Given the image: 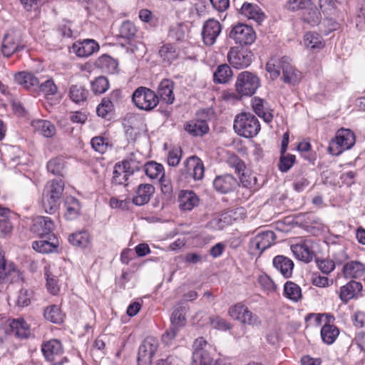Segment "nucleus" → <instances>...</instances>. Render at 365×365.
I'll use <instances>...</instances> for the list:
<instances>
[{
  "label": "nucleus",
  "instance_id": "nucleus-1",
  "mask_svg": "<svg viewBox=\"0 0 365 365\" xmlns=\"http://www.w3.org/2000/svg\"><path fill=\"white\" fill-rule=\"evenodd\" d=\"M233 128L238 135L250 138L259 133L261 126L255 115L249 112H242L235 116Z\"/></svg>",
  "mask_w": 365,
  "mask_h": 365
},
{
  "label": "nucleus",
  "instance_id": "nucleus-2",
  "mask_svg": "<svg viewBox=\"0 0 365 365\" xmlns=\"http://www.w3.org/2000/svg\"><path fill=\"white\" fill-rule=\"evenodd\" d=\"M63 188L64 183L61 179L47 182L42 198L43 207L46 212L53 213L57 209Z\"/></svg>",
  "mask_w": 365,
  "mask_h": 365
},
{
  "label": "nucleus",
  "instance_id": "nucleus-3",
  "mask_svg": "<svg viewBox=\"0 0 365 365\" xmlns=\"http://www.w3.org/2000/svg\"><path fill=\"white\" fill-rule=\"evenodd\" d=\"M355 141L354 133L351 130L341 128L336 132L335 138L330 142L329 151L332 155H339L343 151L351 148Z\"/></svg>",
  "mask_w": 365,
  "mask_h": 365
},
{
  "label": "nucleus",
  "instance_id": "nucleus-4",
  "mask_svg": "<svg viewBox=\"0 0 365 365\" xmlns=\"http://www.w3.org/2000/svg\"><path fill=\"white\" fill-rule=\"evenodd\" d=\"M134 104L140 110H152L159 103L158 96L150 88L139 87L132 96Z\"/></svg>",
  "mask_w": 365,
  "mask_h": 365
},
{
  "label": "nucleus",
  "instance_id": "nucleus-5",
  "mask_svg": "<svg viewBox=\"0 0 365 365\" xmlns=\"http://www.w3.org/2000/svg\"><path fill=\"white\" fill-rule=\"evenodd\" d=\"M259 78L249 71L241 72L235 82V90L244 96H251L259 86Z\"/></svg>",
  "mask_w": 365,
  "mask_h": 365
},
{
  "label": "nucleus",
  "instance_id": "nucleus-6",
  "mask_svg": "<svg viewBox=\"0 0 365 365\" xmlns=\"http://www.w3.org/2000/svg\"><path fill=\"white\" fill-rule=\"evenodd\" d=\"M228 314L233 319L237 320L244 324L259 326L261 324L259 318L242 303L231 306L229 308Z\"/></svg>",
  "mask_w": 365,
  "mask_h": 365
},
{
  "label": "nucleus",
  "instance_id": "nucleus-7",
  "mask_svg": "<svg viewBox=\"0 0 365 365\" xmlns=\"http://www.w3.org/2000/svg\"><path fill=\"white\" fill-rule=\"evenodd\" d=\"M158 347V340L153 336L146 337L138 349V365L152 364V359Z\"/></svg>",
  "mask_w": 365,
  "mask_h": 365
},
{
  "label": "nucleus",
  "instance_id": "nucleus-8",
  "mask_svg": "<svg viewBox=\"0 0 365 365\" xmlns=\"http://www.w3.org/2000/svg\"><path fill=\"white\" fill-rule=\"evenodd\" d=\"M23 332V319H8L0 324V346L8 340L10 335L21 339Z\"/></svg>",
  "mask_w": 365,
  "mask_h": 365
},
{
  "label": "nucleus",
  "instance_id": "nucleus-9",
  "mask_svg": "<svg viewBox=\"0 0 365 365\" xmlns=\"http://www.w3.org/2000/svg\"><path fill=\"white\" fill-rule=\"evenodd\" d=\"M252 53L247 48L232 47L227 53L229 63L236 68L247 67L252 62Z\"/></svg>",
  "mask_w": 365,
  "mask_h": 365
},
{
  "label": "nucleus",
  "instance_id": "nucleus-10",
  "mask_svg": "<svg viewBox=\"0 0 365 365\" xmlns=\"http://www.w3.org/2000/svg\"><path fill=\"white\" fill-rule=\"evenodd\" d=\"M230 37L236 43L248 45L252 44L255 41L256 35L251 26L240 24L232 28L230 33Z\"/></svg>",
  "mask_w": 365,
  "mask_h": 365
},
{
  "label": "nucleus",
  "instance_id": "nucleus-11",
  "mask_svg": "<svg viewBox=\"0 0 365 365\" xmlns=\"http://www.w3.org/2000/svg\"><path fill=\"white\" fill-rule=\"evenodd\" d=\"M275 239L276 236L274 232L270 230L263 231L251 240L250 247L261 254L274 244Z\"/></svg>",
  "mask_w": 365,
  "mask_h": 365
},
{
  "label": "nucleus",
  "instance_id": "nucleus-12",
  "mask_svg": "<svg viewBox=\"0 0 365 365\" xmlns=\"http://www.w3.org/2000/svg\"><path fill=\"white\" fill-rule=\"evenodd\" d=\"M207 341L202 338L196 339L193 343L192 363L194 365H211L212 359L205 349Z\"/></svg>",
  "mask_w": 365,
  "mask_h": 365
},
{
  "label": "nucleus",
  "instance_id": "nucleus-13",
  "mask_svg": "<svg viewBox=\"0 0 365 365\" xmlns=\"http://www.w3.org/2000/svg\"><path fill=\"white\" fill-rule=\"evenodd\" d=\"M143 157L139 152L131 153L126 159H125L121 165L115 166V168H118L120 170L125 173L124 177L127 174H133V173L138 171L142 167L144 166Z\"/></svg>",
  "mask_w": 365,
  "mask_h": 365
},
{
  "label": "nucleus",
  "instance_id": "nucleus-14",
  "mask_svg": "<svg viewBox=\"0 0 365 365\" xmlns=\"http://www.w3.org/2000/svg\"><path fill=\"white\" fill-rule=\"evenodd\" d=\"M222 26L220 22L213 19H208L203 25L202 36L205 44L212 46L220 35Z\"/></svg>",
  "mask_w": 365,
  "mask_h": 365
},
{
  "label": "nucleus",
  "instance_id": "nucleus-15",
  "mask_svg": "<svg viewBox=\"0 0 365 365\" xmlns=\"http://www.w3.org/2000/svg\"><path fill=\"white\" fill-rule=\"evenodd\" d=\"M41 351L47 361L53 362L63 354V348L60 340L52 339L42 344Z\"/></svg>",
  "mask_w": 365,
  "mask_h": 365
},
{
  "label": "nucleus",
  "instance_id": "nucleus-16",
  "mask_svg": "<svg viewBox=\"0 0 365 365\" xmlns=\"http://www.w3.org/2000/svg\"><path fill=\"white\" fill-rule=\"evenodd\" d=\"M310 244L311 241L309 240H302L299 243L292 245L290 249L297 259L308 263L315 257Z\"/></svg>",
  "mask_w": 365,
  "mask_h": 365
},
{
  "label": "nucleus",
  "instance_id": "nucleus-17",
  "mask_svg": "<svg viewBox=\"0 0 365 365\" xmlns=\"http://www.w3.org/2000/svg\"><path fill=\"white\" fill-rule=\"evenodd\" d=\"M184 172L190 175L195 180H202L205 168L202 161L197 156H191L184 162Z\"/></svg>",
  "mask_w": 365,
  "mask_h": 365
},
{
  "label": "nucleus",
  "instance_id": "nucleus-18",
  "mask_svg": "<svg viewBox=\"0 0 365 365\" xmlns=\"http://www.w3.org/2000/svg\"><path fill=\"white\" fill-rule=\"evenodd\" d=\"M72 49L77 56L85 58L99 50L98 43L93 39L78 41L73 44Z\"/></svg>",
  "mask_w": 365,
  "mask_h": 365
},
{
  "label": "nucleus",
  "instance_id": "nucleus-19",
  "mask_svg": "<svg viewBox=\"0 0 365 365\" xmlns=\"http://www.w3.org/2000/svg\"><path fill=\"white\" fill-rule=\"evenodd\" d=\"M54 228V222L50 217L38 216L33 220L31 231L41 237H43L51 233Z\"/></svg>",
  "mask_w": 365,
  "mask_h": 365
},
{
  "label": "nucleus",
  "instance_id": "nucleus-20",
  "mask_svg": "<svg viewBox=\"0 0 365 365\" xmlns=\"http://www.w3.org/2000/svg\"><path fill=\"white\" fill-rule=\"evenodd\" d=\"M282 80L285 83L294 85L301 79V73L297 71L290 63V59L287 56L282 57Z\"/></svg>",
  "mask_w": 365,
  "mask_h": 365
},
{
  "label": "nucleus",
  "instance_id": "nucleus-21",
  "mask_svg": "<svg viewBox=\"0 0 365 365\" xmlns=\"http://www.w3.org/2000/svg\"><path fill=\"white\" fill-rule=\"evenodd\" d=\"M342 273L346 279H359L365 274V264L357 260L347 262L343 266Z\"/></svg>",
  "mask_w": 365,
  "mask_h": 365
},
{
  "label": "nucleus",
  "instance_id": "nucleus-22",
  "mask_svg": "<svg viewBox=\"0 0 365 365\" xmlns=\"http://www.w3.org/2000/svg\"><path fill=\"white\" fill-rule=\"evenodd\" d=\"M179 208L182 211H191L199 204L197 195L192 191L181 190L178 195Z\"/></svg>",
  "mask_w": 365,
  "mask_h": 365
},
{
  "label": "nucleus",
  "instance_id": "nucleus-23",
  "mask_svg": "<svg viewBox=\"0 0 365 365\" xmlns=\"http://www.w3.org/2000/svg\"><path fill=\"white\" fill-rule=\"evenodd\" d=\"M155 192V187L151 184H140L138 185L132 202L137 206L147 204Z\"/></svg>",
  "mask_w": 365,
  "mask_h": 365
},
{
  "label": "nucleus",
  "instance_id": "nucleus-24",
  "mask_svg": "<svg viewBox=\"0 0 365 365\" xmlns=\"http://www.w3.org/2000/svg\"><path fill=\"white\" fill-rule=\"evenodd\" d=\"M251 106L254 112L265 122L269 123L273 119L272 110L268 103L259 97H254L251 101Z\"/></svg>",
  "mask_w": 365,
  "mask_h": 365
},
{
  "label": "nucleus",
  "instance_id": "nucleus-25",
  "mask_svg": "<svg viewBox=\"0 0 365 365\" xmlns=\"http://www.w3.org/2000/svg\"><path fill=\"white\" fill-rule=\"evenodd\" d=\"M213 185L217 191L227 193L237 185V181L232 175L226 174L217 176L213 181Z\"/></svg>",
  "mask_w": 365,
  "mask_h": 365
},
{
  "label": "nucleus",
  "instance_id": "nucleus-26",
  "mask_svg": "<svg viewBox=\"0 0 365 365\" xmlns=\"http://www.w3.org/2000/svg\"><path fill=\"white\" fill-rule=\"evenodd\" d=\"M273 266L284 278L292 277L294 269L293 261L284 255H277L274 257Z\"/></svg>",
  "mask_w": 365,
  "mask_h": 365
},
{
  "label": "nucleus",
  "instance_id": "nucleus-27",
  "mask_svg": "<svg viewBox=\"0 0 365 365\" xmlns=\"http://www.w3.org/2000/svg\"><path fill=\"white\" fill-rule=\"evenodd\" d=\"M363 286L361 282L351 280L340 288L339 298L343 302H348L355 297L361 290Z\"/></svg>",
  "mask_w": 365,
  "mask_h": 365
},
{
  "label": "nucleus",
  "instance_id": "nucleus-28",
  "mask_svg": "<svg viewBox=\"0 0 365 365\" xmlns=\"http://www.w3.org/2000/svg\"><path fill=\"white\" fill-rule=\"evenodd\" d=\"M29 123L34 132H38L46 138H51L56 133L55 125L48 120H32Z\"/></svg>",
  "mask_w": 365,
  "mask_h": 365
},
{
  "label": "nucleus",
  "instance_id": "nucleus-29",
  "mask_svg": "<svg viewBox=\"0 0 365 365\" xmlns=\"http://www.w3.org/2000/svg\"><path fill=\"white\" fill-rule=\"evenodd\" d=\"M174 83L168 78L161 81L158 88V96L168 104L173 103L175 96L173 93Z\"/></svg>",
  "mask_w": 365,
  "mask_h": 365
},
{
  "label": "nucleus",
  "instance_id": "nucleus-30",
  "mask_svg": "<svg viewBox=\"0 0 365 365\" xmlns=\"http://www.w3.org/2000/svg\"><path fill=\"white\" fill-rule=\"evenodd\" d=\"M184 129L193 136H202L209 131V126L206 120L193 119L184 125Z\"/></svg>",
  "mask_w": 365,
  "mask_h": 365
},
{
  "label": "nucleus",
  "instance_id": "nucleus-31",
  "mask_svg": "<svg viewBox=\"0 0 365 365\" xmlns=\"http://www.w3.org/2000/svg\"><path fill=\"white\" fill-rule=\"evenodd\" d=\"M303 43L306 48L313 51H319L325 46V41L322 36L313 31L307 32L304 35Z\"/></svg>",
  "mask_w": 365,
  "mask_h": 365
},
{
  "label": "nucleus",
  "instance_id": "nucleus-32",
  "mask_svg": "<svg viewBox=\"0 0 365 365\" xmlns=\"http://www.w3.org/2000/svg\"><path fill=\"white\" fill-rule=\"evenodd\" d=\"M240 11L242 15L258 23L264 19V12L257 4L245 2L242 4Z\"/></svg>",
  "mask_w": 365,
  "mask_h": 365
},
{
  "label": "nucleus",
  "instance_id": "nucleus-33",
  "mask_svg": "<svg viewBox=\"0 0 365 365\" xmlns=\"http://www.w3.org/2000/svg\"><path fill=\"white\" fill-rule=\"evenodd\" d=\"M68 241L73 246L86 248L91 244V236L87 230H81L70 235Z\"/></svg>",
  "mask_w": 365,
  "mask_h": 365
},
{
  "label": "nucleus",
  "instance_id": "nucleus-34",
  "mask_svg": "<svg viewBox=\"0 0 365 365\" xmlns=\"http://www.w3.org/2000/svg\"><path fill=\"white\" fill-rule=\"evenodd\" d=\"M227 163L230 168H234L235 173L240 176L241 182L245 187L251 186L250 182H247L244 180V178H245L244 172L246 167L241 159H240L236 155L232 154L228 157Z\"/></svg>",
  "mask_w": 365,
  "mask_h": 365
},
{
  "label": "nucleus",
  "instance_id": "nucleus-35",
  "mask_svg": "<svg viewBox=\"0 0 365 365\" xmlns=\"http://www.w3.org/2000/svg\"><path fill=\"white\" fill-rule=\"evenodd\" d=\"M158 56L161 58L162 62L170 64L173 61L178 58V51L174 45L167 43L160 48Z\"/></svg>",
  "mask_w": 365,
  "mask_h": 365
},
{
  "label": "nucleus",
  "instance_id": "nucleus-36",
  "mask_svg": "<svg viewBox=\"0 0 365 365\" xmlns=\"http://www.w3.org/2000/svg\"><path fill=\"white\" fill-rule=\"evenodd\" d=\"M339 334V329L330 323L324 324L321 329V337L327 344H332Z\"/></svg>",
  "mask_w": 365,
  "mask_h": 365
},
{
  "label": "nucleus",
  "instance_id": "nucleus-37",
  "mask_svg": "<svg viewBox=\"0 0 365 365\" xmlns=\"http://www.w3.org/2000/svg\"><path fill=\"white\" fill-rule=\"evenodd\" d=\"M145 173L150 179L162 180L165 175L164 168L162 164L150 161L143 166Z\"/></svg>",
  "mask_w": 365,
  "mask_h": 365
},
{
  "label": "nucleus",
  "instance_id": "nucleus-38",
  "mask_svg": "<svg viewBox=\"0 0 365 365\" xmlns=\"http://www.w3.org/2000/svg\"><path fill=\"white\" fill-rule=\"evenodd\" d=\"M233 73L227 64H222L217 66L213 74V81L216 83H226L232 78Z\"/></svg>",
  "mask_w": 365,
  "mask_h": 365
},
{
  "label": "nucleus",
  "instance_id": "nucleus-39",
  "mask_svg": "<svg viewBox=\"0 0 365 365\" xmlns=\"http://www.w3.org/2000/svg\"><path fill=\"white\" fill-rule=\"evenodd\" d=\"M58 246V241L53 237L52 241L38 240L34 241L32 244V248L40 253L48 254L54 252Z\"/></svg>",
  "mask_w": 365,
  "mask_h": 365
},
{
  "label": "nucleus",
  "instance_id": "nucleus-40",
  "mask_svg": "<svg viewBox=\"0 0 365 365\" xmlns=\"http://www.w3.org/2000/svg\"><path fill=\"white\" fill-rule=\"evenodd\" d=\"M45 319L54 324H61L63 322L64 314L58 305H50L44 309Z\"/></svg>",
  "mask_w": 365,
  "mask_h": 365
},
{
  "label": "nucleus",
  "instance_id": "nucleus-41",
  "mask_svg": "<svg viewBox=\"0 0 365 365\" xmlns=\"http://www.w3.org/2000/svg\"><path fill=\"white\" fill-rule=\"evenodd\" d=\"M334 320V318L333 316L326 313H311L307 315L305 317L307 325L310 327H319L322 324L323 322H324V324H327Z\"/></svg>",
  "mask_w": 365,
  "mask_h": 365
},
{
  "label": "nucleus",
  "instance_id": "nucleus-42",
  "mask_svg": "<svg viewBox=\"0 0 365 365\" xmlns=\"http://www.w3.org/2000/svg\"><path fill=\"white\" fill-rule=\"evenodd\" d=\"M96 64L98 68L108 73H113L118 67L116 61L108 55L100 56L97 59Z\"/></svg>",
  "mask_w": 365,
  "mask_h": 365
},
{
  "label": "nucleus",
  "instance_id": "nucleus-43",
  "mask_svg": "<svg viewBox=\"0 0 365 365\" xmlns=\"http://www.w3.org/2000/svg\"><path fill=\"white\" fill-rule=\"evenodd\" d=\"M88 93V91L83 86L72 85L69 88V97L76 103L86 101Z\"/></svg>",
  "mask_w": 365,
  "mask_h": 365
},
{
  "label": "nucleus",
  "instance_id": "nucleus-44",
  "mask_svg": "<svg viewBox=\"0 0 365 365\" xmlns=\"http://www.w3.org/2000/svg\"><path fill=\"white\" fill-rule=\"evenodd\" d=\"M284 294L287 298L297 302L302 298V290L299 285L288 281L284 286Z\"/></svg>",
  "mask_w": 365,
  "mask_h": 365
},
{
  "label": "nucleus",
  "instance_id": "nucleus-45",
  "mask_svg": "<svg viewBox=\"0 0 365 365\" xmlns=\"http://www.w3.org/2000/svg\"><path fill=\"white\" fill-rule=\"evenodd\" d=\"M18 48V45L14 39V36L13 34H6L4 36L2 46H1V52L3 55L6 57H10Z\"/></svg>",
  "mask_w": 365,
  "mask_h": 365
},
{
  "label": "nucleus",
  "instance_id": "nucleus-46",
  "mask_svg": "<svg viewBox=\"0 0 365 365\" xmlns=\"http://www.w3.org/2000/svg\"><path fill=\"white\" fill-rule=\"evenodd\" d=\"M282 58H271L266 64V71L269 74L271 79H277L280 75L282 66Z\"/></svg>",
  "mask_w": 365,
  "mask_h": 365
},
{
  "label": "nucleus",
  "instance_id": "nucleus-47",
  "mask_svg": "<svg viewBox=\"0 0 365 365\" xmlns=\"http://www.w3.org/2000/svg\"><path fill=\"white\" fill-rule=\"evenodd\" d=\"M65 207L66 209L65 217L66 219L73 220L78 215L80 212V204L76 198L73 197H67L65 202Z\"/></svg>",
  "mask_w": 365,
  "mask_h": 365
},
{
  "label": "nucleus",
  "instance_id": "nucleus-48",
  "mask_svg": "<svg viewBox=\"0 0 365 365\" xmlns=\"http://www.w3.org/2000/svg\"><path fill=\"white\" fill-rule=\"evenodd\" d=\"M185 312V307L182 305L175 307L170 317L171 324L180 328L184 327L186 322Z\"/></svg>",
  "mask_w": 365,
  "mask_h": 365
},
{
  "label": "nucleus",
  "instance_id": "nucleus-49",
  "mask_svg": "<svg viewBox=\"0 0 365 365\" xmlns=\"http://www.w3.org/2000/svg\"><path fill=\"white\" fill-rule=\"evenodd\" d=\"M109 86L108 80L104 76H98L91 83V91L96 95L104 93Z\"/></svg>",
  "mask_w": 365,
  "mask_h": 365
},
{
  "label": "nucleus",
  "instance_id": "nucleus-50",
  "mask_svg": "<svg viewBox=\"0 0 365 365\" xmlns=\"http://www.w3.org/2000/svg\"><path fill=\"white\" fill-rule=\"evenodd\" d=\"M65 168V161L62 158L50 160L47 163V170L56 175H62Z\"/></svg>",
  "mask_w": 365,
  "mask_h": 365
},
{
  "label": "nucleus",
  "instance_id": "nucleus-51",
  "mask_svg": "<svg viewBox=\"0 0 365 365\" xmlns=\"http://www.w3.org/2000/svg\"><path fill=\"white\" fill-rule=\"evenodd\" d=\"M257 282L261 288L267 293L274 292L277 289V285L273 280L266 274L259 275Z\"/></svg>",
  "mask_w": 365,
  "mask_h": 365
},
{
  "label": "nucleus",
  "instance_id": "nucleus-52",
  "mask_svg": "<svg viewBox=\"0 0 365 365\" xmlns=\"http://www.w3.org/2000/svg\"><path fill=\"white\" fill-rule=\"evenodd\" d=\"M308 11L304 14V21L307 22L312 26L318 25L321 21V14L317 8L309 6Z\"/></svg>",
  "mask_w": 365,
  "mask_h": 365
},
{
  "label": "nucleus",
  "instance_id": "nucleus-53",
  "mask_svg": "<svg viewBox=\"0 0 365 365\" xmlns=\"http://www.w3.org/2000/svg\"><path fill=\"white\" fill-rule=\"evenodd\" d=\"M295 162V156L289 153L281 154L279 169L280 171L287 172L294 165Z\"/></svg>",
  "mask_w": 365,
  "mask_h": 365
},
{
  "label": "nucleus",
  "instance_id": "nucleus-54",
  "mask_svg": "<svg viewBox=\"0 0 365 365\" xmlns=\"http://www.w3.org/2000/svg\"><path fill=\"white\" fill-rule=\"evenodd\" d=\"M297 149L306 160L309 162L314 161L315 153L312 150V145L310 143L307 141L300 142L298 144Z\"/></svg>",
  "mask_w": 365,
  "mask_h": 365
},
{
  "label": "nucleus",
  "instance_id": "nucleus-55",
  "mask_svg": "<svg viewBox=\"0 0 365 365\" xmlns=\"http://www.w3.org/2000/svg\"><path fill=\"white\" fill-rule=\"evenodd\" d=\"M113 109V105L111 101L107 98H104L98 106L96 112L98 116L106 118Z\"/></svg>",
  "mask_w": 365,
  "mask_h": 365
},
{
  "label": "nucleus",
  "instance_id": "nucleus-56",
  "mask_svg": "<svg viewBox=\"0 0 365 365\" xmlns=\"http://www.w3.org/2000/svg\"><path fill=\"white\" fill-rule=\"evenodd\" d=\"M312 5L311 0H289L287 3V7L289 11H297L299 9H306Z\"/></svg>",
  "mask_w": 365,
  "mask_h": 365
},
{
  "label": "nucleus",
  "instance_id": "nucleus-57",
  "mask_svg": "<svg viewBox=\"0 0 365 365\" xmlns=\"http://www.w3.org/2000/svg\"><path fill=\"white\" fill-rule=\"evenodd\" d=\"M91 144L92 148L100 153H104L108 146V143L106 139L101 136L93 138L91 140Z\"/></svg>",
  "mask_w": 365,
  "mask_h": 365
},
{
  "label": "nucleus",
  "instance_id": "nucleus-58",
  "mask_svg": "<svg viewBox=\"0 0 365 365\" xmlns=\"http://www.w3.org/2000/svg\"><path fill=\"white\" fill-rule=\"evenodd\" d=\"M38 88L39 82L38 78L32 73L24 72V89L35 91Z\"/></svg>",
  "mask_w": 365,
  "mask_h": 365
},
{
  "label": "nucleus",
  "instance_id": "nucleus-59",
  "mask_svg": "<svg viewBox=\"0 0 365 365\" xmlns=\"http://www.w3.org/2000/svg\"><path fill=\"white\" fill-rule=\"evenodd\" d=\"M39 87L41 91L47 96V98L55 95L58 91L56 85L51 79L46 81L44 83H41Z\"/></svg>",
  "mask_w": 365,
  "mask_h": 365
},
{
  "label": "nucleus",
  "instance_id": "nucleus-60",
  "mask_svg": "<svg viewBox=\"0 0 365 365\" xmlns=\"http://www.w3.org/2000/svg\"><path fill=\"white\" fill-rule=\"evenodd\" d=\"M182 157V150L180 148H175L168 152V163L170 166H176L179 164Z\"/></svg>",
  "mask_w": 365,
  "mask_h": 365
},
{
  "label": "nucleus",
  "instance_id": "nucleus-61",
  "mask_svg": "<svg viewBox=\"0 0 365 365\" xmlns=\"http://www.w3.org/2000/svg\"><path fill=\"white\" fill-rule=\"evenodd\" d=\"M180 328L171 324L170 328L163 334L162 341L165 344H170L175 338L177 333Z\"/></svg>",
  "mask_w": 365,
  "mask_h": 365
},
{
  "label": "nucleus",
  "instance_id": "nucleus-62",
  "mask_svg": "<svg viewBox=\"0 0 365 365\" xmlns=\"http://www.w3.org/2000/svg\"><path fill=\"white\" fill-rule=\"evenodd\" d=\"M319 269L324 274L331 272L335 268V263L331 259H322L317 261Z\"/></svg>",
  "mask_w": 365,
  "mask_h": 365
},
{
  "label": "nucleus",
  "instance_id": "nucleus-63",
  "mask_svg": "<svg viewBox=\"0 0 365 365\" xmlns=\"http://www.w3.org/2000/svg\"><path fill=\"white\" fill-rule=\"evenodd\" d=\"M210 322L211 325L215 329L227 330L230 329L231 327L228 322L219 317H214L211 318Z\"/></svg>",
  "mask_w": 365,
  "mask_h": 365
},
{
  "label": "nucleus",
  "instance_id": "nucleus-64",
  "mask_svg": "<svg viewBox=\"0 0 365 365\" xmlns=\"http://www.w3.org/2000/svg\"><path fill=\"white\" fill-rule=\"evenodd\" d=\"M130 202V201L129 199L119 200L116 197H111L110 199V206L112 208H120L122 210H127L128 209Z\"/></svg>",
  "mask_w": 365,
  "mask_h": 365
}]
</instances>
